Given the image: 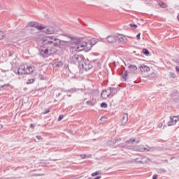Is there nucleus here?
<instances>
[{"mask_svg": "<svg viewBox=\"0 0 179 179\" xmlns=\"http://www.w3.org/2000/svg\"><path fill=\"white\" fill-rule=\"evenodd\" d=\"M101 107L102 108H107V107H108L107 103L103 102L102 103H101Z\"/></svg>", "mask_w": 179, "mask_h": 179, "instance_id": "21", "label": "nucleus"}, {"mask_svg": "<svg viewBox=\"0 0 179 179\" xmlns=\"http://www.w3.org/2000/svg\"><path fill=\"white\" fill-rule=\"evenodd\" d=\"M152 148L148 145H138L136 148V150H138V152H150V150H151Z\"/></svg>", "mask_w": 179, "mask_h": 179, "instance_id": "4", "label": "nucleus"}, {"mask_svg": "<svg viewBox=\"0 0 179 179\" xmlns=\"http://www.w3.org/2000/svg\"><path fill=\"white\" fill-rule=\"evenodd\" d=\"M129 69L130 72H136V71H138V67L135 65H130L129 66Z\"/></svg>", "mask_w": 179, "mask_h": 179, "instance_id": "13", "label": "nucleus"}, {"mask_svg": "<svg viewBox=\"0 0 179 179\" xmlns=\"http://www.w3.org/2000/svg\"><path fill=\"white\" fill-rule=\"evenodd\" d=\"M100 173L99 171L94 172L92 173V177H95V176H99Z\"/></svg>", "mask_w": 179, "mask_h": 179, "instance_id": "25", "label": "nucleus"}, {"mask_svg": "<svg viewBox=\"0 0 179 179\" xmlns=\"http://www.w3.org/2000/svg\"><path fill=\"white\" fill-rule=\"evenodd\" d=\"M134 142H136L135 139L131 138V139L127 141V145H132V143H134Z\"/></svg>", "mask_w": 179, "mask_h": 179, "instance_id": "19", "label": "nucleus"}, {"mask_svg": "<svg viewBox=\"0 0 179 179\" xmlns=\"http://www.w3.org/2000/svg\"><path fill=\"white\" fill-rule=\"evenodd\" d=\"M32 83H34V79L30 78L27 82V85H31Z\"/></svg>", "mask_w": 179, "mask_h": 179, "instance_id": "18", "label": "nucleus"}, {"mask_svg": "<svg viewBox=\"0 0 179 179\" xmlns=\"http://www.w3.org/2000/svg\"><path fill=\"white\" fill-rule=\"evenodd\" d=\"M130 27H134V29H137L138 28V25H136L135 24H130Z\"/></svg>", "mask_w": 179, "mask_h": 179, "instance_id": "26", "label": "nucleus"}, {"mask_svg": "<svg viewBox=\"0 0 179 179\" xmlns=\"http://www.w3.org/2000/svg\"><path fill=\"white\" fill-rule=\"evenodd\" d=\"M46 34H55V28L54 27H50L45 31Z\"/></svg>", "mask_w": 179, "mask_h": 179, "instance_id": "11", "label": "nucleus"}, {"mask_svg": "<svg viewBox=\"0 0 179 179\" xmlns=\"http://www.w3.org/2000/svg\"><path fill=\"white\" fill-rule=\"evenodd\" d=\"M30 128H34V124H30Z\"/></svg>", "mask_w": 179, "mask_h": 179, "instance_id": "32", "label": "nucleus"}, {"mask_svg": "<svg viewBox=\"0 0 179 179\" xmlns=\"http://www.w3.org/2000/svg\"><path fill=\"white\" fill-rule=\"evenodd\" d=\"M92 47H93V43L91 40L85 41L84 39L75 38L72 41L71 48L73 51H76V52H80V51L87 52L92 50Z\"/></svg>", "mask_w": 179, "mask_h": 179, "instance_id": "2", "label": "nucleus"}, {"mask_svg": "<svg viewBox=\"0 0 179 179\" xmlns=\"http://www.w3.org/2000/svg\"><path fill=\"white\" fill-rule=\"evenodd\" d=\"M64 119V115H60L59 117H58V121H61L62 120Z\"/></svg>", "mask_w": 179, "mask_h": 179, "instance_id": "28", "label": "nucleus"}, {"mask_svg": "<svg viewBox=\"0 0 179 179\" xmlns=\"http://www.w3.org/2000/svg\"><path fill=\"white\" fill-rule=\"evenodd\" d=\"M64 41H61V40L52 36H44L42 38V47L45 49L41 50V54L43 57H48V52L52 51L53 47H59L62 48V46H61V44Z\"/></svg>", "mask_w": 179, "mask_h": 179, "instance_id": "1", "label": "nucleus"}, {"mask_svg": "<svg viewBox=\"0 0 179 179\" xmlns=\"http://www.w3.org/2000/svg\"><path fill=\"white\" fill-rule=\"evenodd\" d=\"M30 26L31 27H36V29H38V30H44V29H45L44 25L37 22H31Z\"/></svg>", "mask_w": 179, "mask_h": 179, "instance_id": "5", "label": "nucleus"}, {"mask_svg": "<svg viewBox=\"0 0 179 179\" xmlns=\"http://www.w3.org/2000/svg\"><path fill=\"white\" fill-rule=\"evenodd\" d=\"M143 53L144 54V55H147V56L150 54V52H149V50L148 49H143Z\"/></svg>", "mask_w": 179, "mask_h": 179, "instance_id": "17", "label": "nucleus"}, {"mask_svg": "<svg viewBox=\"0 0 179 179\" xmlns=\"http://www.w3.org/2000/svg\"><path fill=\"white\" fill-rule=\"evenodd\" d=\"M159 6H161V8H166L167 7V4H166L163 2H159Z\"/></svg>", "mask_w": 179, "mask_h": 179, "instance_id": "20", "label": "nucleus"}, {"mask_svg": "<svg viewBox=\"0 0 179 179\" xmlns=\"http://www.w3.org/2000/svg\"><path fill=\"white\" fill-rule=\"evenodd\" d=\"M140 71L141 72H149V71H150V68L148 66L142 65L140 66Z\"/></svg>", "mask_w": 179, "mask_h": 179, "instance_id": "12", "label": "nucleus"}, {"mask_svg": "<svg viewBox=\"0 0 179 179\" xmlns=\"http://www.w3.org/2000/svg\"><path fill=\"white\" fill-rule=\"evenodd\" d=\"M35 67L29 64H23L19 66L17 75H31L35 71Z\"/></svg>", "mask_w": 179, "mask_h": 179, "instance_id": "3", "label": "nucleus"}, {"mask_svg": "<svg viewBox=\"0 0 179 179\" xmlns=\"http://www.w3.org/2000/svg\"><path fill=\"white\" fill-rule=\"evenodd\" d=\"M0 8H1V4H0Z\"/></svg>", "mask_w": 179, "mask_h": 179, "instance_id": "34", "label": "nucleus"}, {"mask_svg": "<svg viewBox=\"0 0 179 179\" xmlns=\"http://www.w3.org/2000/svg\"><path fill=\"white\" fill-rule=\"evenodd\" d=\"M10 85L9 84H5L2 86L0 87V90H2L4 87H9Z\"/></svg>", "mask_w": 179, "mask_h": 179, "instance_id": "24", "label": "nucleus"}, {"mask_svg": "<svg viewBox=\"0 0 179 179\" xmlns=\"http://www.w3.org/2000/svg\"><path fill=\"white\" fill-rule=\"evenodd\" d=\"M117 36H109L107 37L108 43H115L117 41Z\"/></svg>", "mask_w": 179, "mask_h": 179, "instance_id": "10", "label": "nucleus"}, {"mask_svg": "<svg viewBox=\"0 0 179 179\" xmlns=\"http://www.w3.org/2000/svg\"><path fill=\"white\" fill-rule=\"evenodd\" d=\"M152 179H157V175H154L152 176Z\"/></svg>", "mask_w": 179, "mask_h": 179, "instance_id": "31", "label": "nucleus"}, {"mask_svg": "<svg viewBox=\"0 0 179 179\" xmlns=\"http://www.w3.org/2000/svg\"><path fill=\"white\" fill-rule=\"evenodd\" d=\"M81 159H86V157H87V156L86 155H80Z\"/></svg>", "mask_w": 179, "mask_h": 179, "instance_id": "27", "label": "nucleus"}, {"mask_svg": "<svg viewBox=\"0 0 179 179\" xmlns=\"http://www.w3.org/2000/svg\"><path fill=\"white\" fill-rule=\"evenodd\" d=\"M128 122V114L124 113L121 120V125H125Z\"/></svg>", "mask_w": 179, "mask_h": 179, "instance_id": "8", "label": "nucleus"}, {"mask_svg": "<svg viewBox=\"0 0 179 179\" xmlns=\"http://www.w3.org/2000/svg\"><path fill=\"white\" fill-rule=\"evenodd\" d=\"M122 79H124V80H127V79H128V71H124L122 75Z\"/></svg>", "mask_w": 179, "mask_h": 179, "instance_id": "14", "label": "nucleus"}, {"mask_svg": "<svg viewBox=\"0 0 179 179\" xmlns=\"http://www.w3.org/2000/svg\"><path fill=\"white\" fill-rule=\"evenodd\" d=\"M36 138H38V139H40V137H38V136H36Z\"/></svg>", "mask_w": 179, "mask_h": 179, "instance_id": "33", "label": "nucleus"}, {"mask_svg": "<svg viewBox=\"0 0 179 179\" xmlns=\"http://www.w3.org/2000/svg\"><path fill=\"white\" fill-rule=\"evenodd\" d=\"M92 67L93 66H92L89 62H86L84 64H83V68L85 71H89V69H92Z\"/></svg>", "mask_w": 179, "mask_h": 179, "instance_id": "9", "label": "nucleus"}, {"mask_svg": "<svg viewBox=\"0 0 179 179\" xmlns=\"http://www.w3.org/2000/svg\"><path fill=\"white\" fill-rule=\"evenodd\" d=\"M73 59H76V61H79L80 59H82V57H80L79 55H75L73 57Z\"/></svg>", "mask_w": 179, "mask_h": 179, "instance_id": "16", "label": "nucleus"}, {"mask_svg": "<svg viewBox=\"0 0 179 179\" xmlns=\"http://www.w3.org/2000/svg\"><path fill=\"white\" fill-rule=\"evenodd\" d=\"M171 125H175V124H174V122L172 121V120L171 118L170 121L168 122V126L171 127Z\"/></svg>", "mask_w": 179, "mask_h": 179, "instance_id": "23", "label": "nucleus"}, {"mask_svg": "<svg viewBox=\"0 0 179 179\" xmlns=\"http://www.w3.org/2000/svg\"><path fill=\"white\" fill-rule=\"evenodd\" d=\"M110 94H111V90H103L101 92V96L102 99H106L110 97Z\"/></svg>", "mask_w": 179, "mask_h": 179, "instance_id": "6", "label": "nucleus"}, {"mask_svg": "<svg viewBox=\"0 0 179 179\" xmlns=\"http://www.w3.org/2000/svg\"><path fill=\"white\" fill-rule=\"evenodd\" d=\"M171 120L173 122V123L176 124V122H178V121H179V116H173L171 118Z\"/></svg>", "mask_w": 179, "mask_h": 179, "instance_id": "15", "label": "nucleus"}, {"mask_svg": "<svg viewBox=\"0 0 179 179\" xmlns=\"http://www.w3.org/2000/svg\"><path fill=\"white\" fill-rule=\"evenodd\" d=\"M48 113H50V108L47 109V110L45 111L44 114H48Z\"/></svg>", "mask_w": 179, "mask_h": 179, "instance_id": "30", "label": "nucleus"}, {"mask_svg": "<svg viewBox=\"0 0 179 179\" xmlns=\"http://www.w3.org/2000/svg\"><path fill=\"white\" fill-rule=\"evenodd\" d=\"M117 40L120 41V43H128V38H131L129 36H125L124 35H118L117 37Z\"/></svg>", "mask_w": 179, "mask_h": 179, "instance_id": "7", "label": "nucleus"}, {"mask_svg": "<svg viewBox=\"0 0 179 179\" xmlns=\"http://www.w3.org/2000/svg\"><path fill=\"white\" fill-rule=\"evenodd\" d=\"M5 38V34L0 31V40Z\"/></svg>", "mask_w": 179, "mask_h": 179, "instance_id": "22", "label": "nucleus"}, {"mask_svg": "<svg viewBox=\"0 0 179 179\" xmlns=\"http://www.w3.org/2000/svg\"><path fill=\"white\" fill-rule=\"evenodd\" d=\"M137 40H141V34H137Z\"/></svg>", "mask_w": 179, "mask_h": 179, "instance_id": "29", "label": "nucleus"}]
</instances>
